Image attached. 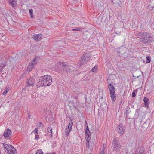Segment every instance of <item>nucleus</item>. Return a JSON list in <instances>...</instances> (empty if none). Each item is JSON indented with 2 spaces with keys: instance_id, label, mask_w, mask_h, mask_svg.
I'll return each instance as SVG.
<instances>
[{
  "instance_id": "41",
  "label": "nucleus",
  "mask_w": 154,
  "mask_h": 154,
  "mask_svg": "<svg viewBox=\"0 0 154 154\" xmlns=\"http://www.w3.org/2000/svg\"><path fill=\"white\" fill-rule=\"evenodd\" d=\"M153 83H154V82H153Z\"/></svg>"
},
{
  "instance_id": "23",
  "label": "nucleus",
  "mask_w": 154,
  "mask_h": 154,
  "mask_svg": "<svg viewBox=\"0 0 154 154\" xmlns=\"http://www.w3.org/2000/svg\"><path fill=\"white\" fill-rule=\"evenodd\" d=\"M83 30L82 28L81 27L76 28L75 29H72L73 31H82Z\"/></svg>"
},
{
  "instance_id": "13",
  "label": "nucleus",
  "mask_w": 154,
  "mask_h": 154,
  "mask_svg": "<svg viewBox=\"0 0 154 154\" xmlns=\"http://www.w3.org/2000/svg\"><path fill=\"white\" fill-rule=\"evenodd\" d=\"M12 147H9L8 150H5L6 152L8 153L9 154H14L16 152L15 149L14 148L13 146L12 145Z\"/></svg>"
},
{
  "instance_id": "8",
  "label": "nucleus",
  "mask_w": 154,
  "mask_h": 154,
  "mask_svg": "<svg viewBox=\"0 0 154 154\" xmlns=\"http://www.w3.org/2000/svg\"><path fill=\"white\" fill-rule=\"evenodd\" d=\"M73 125V122L72 120H70L69 122V124L68 125L67 127L66 128L65 135L66 136H68L69 133L70 132L71 130L72 129V126Z\"/></svg>"
},
{
  "instance_id": "29",
  "label": "nucleus",
  "mask_w": 154,
  "mask_h": 154,
  "mask_svg": "<svg viewBox=\"0 0 154 154\" xmlns=\"http://www.w3.org/2000/svg\"><path fill=\"white\" fill-rule=\"evenodd\" d=\"M37 96V94L35 93H34L32 94L31 95V97L32 98H35Z\"/></svg>"
},
{
  "instance_id": "39",
  "label": "nucleus",
  "mask_w": 154,
  "mask_h": 154,
  "mask_svg": "<svg viewBox=\"0 0 154 154\" xmlns=\"http://www.w3.org/2000/svg\"><path fill=\"white\" fill-rule=\"evenodd\" d=\"M85 123L87 124V122H86V121H85Z\"/></svg>"
},
{
  "instance_id": "17",
  "label": "nucleus",
  "mask_w": 154,
  "mask_h": 154,
  "mask_svg": "<svg viewBox=\"0 0 154 154\" xmlns=\"http://www.w3.org/2000/svg\"><path fill=\"white\" fill-rule=\"evenodd\" d=\"M131 112V110L129 107H127L125 109V114L126 116V117L128 119H130V117L128 116L129 114Z\"/></svg>"
},
{
  "instance_id": "24",
  "label": "nucleus",
  "mask_w": 154,
  "mask_h": 154,
  "mask_svg": "<svg viewBox=\"0 0 154 154\" xmlns=\"http://www.w3.org/2000/svg\"><path fill=\"white\" fill-rule=\"evenodd\" d=\"M6 66V64L5 62L2 63L0 65V69L3 68Z\"/></svg>"
},
{
  "instance_id": "10",
  "label": "nucleus",
  "mask_w": 154,
  "mask_h": 154,
  "mask_svg": "<svg viewBox=\"0 0 154 154\" xmlns=\"http://www.w3.org/2000/svg\"><path fill=\"white\" fill-rule=\"evenodd\" d=\"M85 138L86 141L88 142L90 140L91 137H90V133L89 130L88 126H87L86 127V130L85 131Z\"/></svg>"
},
{
  "instance_id": "37",
  "label": "nucleus",
  "mask_w": 154,
  "mask_h": 154,
  "mask_svg": "<svg viewBox=\"0 0 154 154\" xmlns=\"http://www.w3.org/2000/svg\"><path fill=\"white\" fill-rule=\"evenodd\" d=\"M89 141H88H88H87V143L86 144V145L88 146V148H89Z\"/></svg>"
},
{
  "instance_id": "27",
  "label": "nucleus",
  "mask_w": 154,
  "mask_h": 154,
  "mask_svg": "<svg viewBox=\"0 0 154 154\" xmlns=\"http://www.w3.org/2000/svg\"><path fill=\"white\" fill-rule=\"evenodd\" d=\"M43 152L41 150H39L37 151L35 154H43Z\"/></svg>"
},
{
  "instance_id": "2",
  "label": "nucleus",
  "mask_w": 154,
  "mask_h": 154,
  "mask_svg": "<svg viewBox=\"0 0 154 154\" xmlns=\"http://www.w3.org/2000/svg\"><path fill=\"white\" fill-rule=\"evenodd\" d=\"M39 85L40 86H49L52 84V81L51 77L49 75H45L41 77Z\"/></svg>"
},
{
  "instance_id": "14",
  "label": "nucleus",
  "mask_w": 154,
  "mask_h": 154,
  "mask_svg": "<svg viewBox=\"0 0 154 154\" xmlns=\"http://www.w3.org/2000/svg\"><path fill=\"white\" fill-rule=\"evenodd\" d=\"M42 34H35L33 35L32 38L36 41H40L42 38Z\"/></svg>"
},
{
  "instance_id": "26",
  "label": "nucleus",
  "mask_w": 154,
  "mask_h": 154,
  "mask_svg": "<svg viewBox=\"0 0 154 154\" xmlns=\"http://www.w3.org/2000/svg\"><path fill=\"white\" fill-rule=\"evenodd\" d=\"M97 67L96 66H95L94 67H93L91 69V71L92 72H97Z\"/></svg>"
},
{
  "instance_id": "4",
  "label": "nucleus",
  "mask_w": 154,
  "mask_h": 154,
  "mask_svg": "<svg viewBox=\"0 0 154 154\" xmlns=\"http://www.w3.org/2000/svg\"><path fill=\"white\" fill-rule=\"evenodd\" d=\"M34 80L32 78H30L29 79H27L26 80V87L25 88H23L22 91V92L23 94L24 93H27V92L26 91L27 90L28 91V87H33L34 86Z\"/></svg>"
},
{
  "instance_id": "30",
  "label": "nucleus",
  "mask_w": 154,
  "mask_h": 154,
  "mask_svg": "<svg viewBox=\"0 0 154 154\" xmlns=\"http://www.w3.org/2000/svg\"><path fill=\"white\" fill-rule=\"evenodd\" d=\"M102 150V151L100 152V154H105V152H104L105 148L103 147Z\"/></svg>"
},
{
  "instance_id": "5",
  "label": "nucleus",
  "mask_w": 154,
  "mask_h": 154,
  "mask_svg": "<svg viewBox=\"0 0 154 154\" xmlns=\"http://www.w3.org/2000/svg\"><path fill=\"white\" fill-rule=\"evenodd\" d=\"M118 52L119 53L118 54L120 56H122L124 58L127 57L129 54V51L124 47H121L120 48Z\"/></svg>"
},
{
  "instance_id": "3",
  "label": "nucleus",
  "mask_w": 154,
  "mask_h": 154,
  "mask_svg": "<svg viewBox=\"0 0 154 154\" xmlns=\"http://www.w3.org/2000/svg\"><path fill=\"white\" fill-rule=\"evenodd\" d=\"M90 56L88 53H85L81 57L79 62V65L80 66L84 64L88 61Z\"/></svg>"
},
{
  "instance_id": "19",
  "label": "nucleus",
  "mask_w": 154,
  "mask_h": 154,
  "mask_svg": "<svg viewBox=\"0 0 154 154\" xmlns=\"http://www.w3.org/2000/svg\"><path fill=\"white\" fill-rule=\"evenodd\" d=\"M149 125V123L148 121H146L142 125V127L145 130L146 129Z\"/></svg>"
},
{
  "instance_id": "1",
  "label": "nucleus",
  "mask_w": 154,
  "mask_h": 154,
  "mask_svg": "<svg viewBox=\"0 0 154 154\" xmlns=\"http://www.w3.org/2000/svg\"><path fill=\"white\" fill-rule=\"evenodd\" d=\"M137 36L141 40L142 42L144 44L149 43L154 40V37L146 32H139Z\"/></svg>"
},
{
  "instance_id": "35",
  "label": "nucleus",
  "mask_w": 154,
  "mask_h": 154,
  "mask_svg": "<svg viewBox=\"0 0 154 154\" xmlns=\"http://www.w3.org/2000/svg\"><path fill=\"white\" fill-rule=\"evenodd\" d=\"M62 65H63V66H65V67L64 68V69H66V63H62Z\"/></svg>"
},
{
  "instance_id": "12",
  "label": "nucleus",
  "mask_w": 154,
  "mask_h": 154,
  "mask_svg": "<svg viewBox=\"0 0 154 154\" xmlns=\"http://www.w3.org/2000/svg\"><path fill=\"white\" fill-rule=\"evenodd\" d=\"M124 126L122 124H120L118 127V133L120 134H123L125 131Z\"/></svg>"
},
{
  "instance_id": "9",
  "label": "nucleus",
  "mask_w": 154,
  "mask_h": 154,
  "mask_svg": "<svg viewBox=\"0 0 154 154\" xmlns=\"http://www.w3.org/2000/svg\"><path fill=\"white\" fill-rule=\"evenodd\" d=\"M11 131L9 129H7L4 132L3 135L6 138H10L11 137Z\"/></svg>"
},
{
  "instance_id": "7",
  "label": "nucleus",
  "mask_w": 154,
  "mask_h": 154,
  "mask_svg": "<svg viewBox=\"0 0 154 154\" xmlns=\"http://www.w3.org/2000/svg\"><path fill=\"white\" fill-rule=\"evenodd\" d=\"M112 146L114 150L116 152H119L121 149V145L119 140L116 138H114L112 141Z\"/></svg>"
},
{
  "instance_id": "31",
  "label": "nucleus",
  "mask_w": 154,
  "mask_h": 154,
  "mask_svg": "<svg viewBox=\"0 0 154 154\" xmlns=\"http://www.w3.org/2000/svg\"><path fill=\"white\" fill-rule=\"evenodd\" d=\"M9 91V90L7 89L4 91L2 93V94L3 95L5 94Z\"/></svg>"
},
{
  "instance_id": "34",
  "label": "nucleus",
  "mask_w": 154,
  "mask_h": 154,
  "mask_svg": "<svg viewBox=\"0 0 154 154\" xmlns=\"http://www.w3.org/2000/svg\"><path fill=\"white\" fill-rule=\"evenodd\" d=\"M135 96V94L134 92H133L132 94V97H134Z\"/></svg>"
},
{
  "instance_id": "28",
  "label": "nucleus",
  "mask_w": 154,
  "mask_h": 154,
  "mask_svg": "<svg viewBox=\"0 0 154 154\" xmlns=\"http://www.w3.org/2000/svg\"><path fill=\"white\" fill-rule=\"evenodd\" d=\"M29 13L31 15V18L32 17V14H33V10L32 9H31L29 10Z\"/></svg>"
},
{
  "instance_id": "25",
  "label": "nucleus",
  "mask_w": 154,
  "mask_h": 154,
  "mask_svg": "<svg viewBox=\"0 0 154 154\" xmlns=\"http://www.w3.org/2000/svg\"><path fill=\"white\" fill-rule=\"evenodd\" d=\"M146 63H149L150 61L151 57L150 56H148L146 57Z\"/></svg>"
},
{
  "instance_id": "38",
  "label": "nucleus",
  "mask_w": 154,
  "mask_h": 154,
  "mask_svg": "<svg viewBox=\"0 0 154 154\" xmlns=\"http://www.w3.org/2000/svg\"><path fill=\"white\" fill-rule=\"evenodd\" d=\"M141 114H142V115H143L144 116V117H145V113H144V112H141Z\"/></svg>"
},
{
  "instance_id": "22",
  "label": "nucleus",
  "mask_w": 154,
  "mask_h": 154,
  "mask_svg": "<svg viewBox=\"0 0 154 154\" xmlns=\"http://www.w3.org/2000/svg\"><path fill=\"white\" fill-rule=\"evenodd\" d=\"M113 2L115 4L120 5L122 2L121 0H112Z\"/></svg>"
},
{
  "instance_id": "18",
  "label": "nucleus",
  "mask_w": 154,
  "mask_h": 154,
  "mask_svg": "<svg viewBox=\"0 0 154 154\" xmlns=\"http://www.w3.org/2000/svg\"><path fill=\"white\" fill-rule=\"evenodd\" d=\"M47 134L48 136H50V137H52V128L49 127H48L47 129Z\"/></svg>"
},
{
  "instance_id": "6",
  "label": "nucleus",
  "mask_w": 154,
  "mask_h": 154,
  "mask_svg": "<svg viewBox=\"0 0 154 154\" xmlns=\"http://www.w3.org/2000/svg\"><path fill=\"white\" fill-rule=\"evenodd\" d=\"M108 87L110 91V94L112 100L113 102H114L116 99V93L114 91V87L112 85L110 84H108Z\"/></svg>"
},
{
  "instance_id": "21",
  "label": "nucleus",
  "mask_w": 154,
  "mask_h": 154,
  "mask_svg": "<svg viewBox=\"0 0 154 154\" xmlns=\"http://www.w3.org/2000/svg\"><path fill=\"white\" fill-rule=\"evenodd\" d=\"M149 99L146 97H145L143 99V101L144 102V104L146 106H148V103L149 101Z\"/></svg>"
},
{
  "instance_id": "15",
  "label": "nucleus",
  "mask_w": 154,
  "mask_h": 154,
  "mask_svg": "<svg viewBox=\"0 0 154 154\" xmlns=\"http://www.w3.org/2000/svg\"><path fill=\"white\" fill-rule=\"evenodd\" d=\"M9 3L13 7H15L17 5L16 0H8Z\"/></svg>"
},
{
  "instance_id": "11",
  "label": "nucleus",
  "mask_w": 154,
  "mask_h": 154,
  "mask_svg": "<svg viewBox=\"0 0 154 154\" xmlns=\"http://www.w3.org/2000/svg\"><path fill=\"white\" fill-rule=\"evenodd\" d=\"M34 60L33 61V63H30L28 66V67L27 69V71L28 72L33 69L34 65L37 63L35 62V58L34 59Z\"/></svg>"
},
{
  "instance_id": "40",
  "label": "nucleus",
  "mask_w": 154,
  "mask_h": 154,
  "mask_svg": "<svg viewBox=\"0 0 154 154\" xmlns=\"http://www.w3.org/2000/svg\"><path fill=\"white\" fill-rule=\"evenodd\" d=\"M55 154V153H53V154Z\"/></svg>"
},
{
  "instance_id": "36",
  "label": "nucleus",
  "mask_w": 154,
  "mask_h": 154,
  "mask_svg": "<svg viewBox=\"0 0 154 154\" xmlns=\"http://www.w3.org/2000/svg\"><path fill=\"white\" fill-rule=\"evenodd\" d=\"M42 124V123L40 122H39L37 123V125L38 126L40 125L41 126V125Z\"/></svg>"
},
{
  "instance_id": "16",
  "label": "nucleus",
  "mask_w": 154,
  "mask_h": 154,
  "mask_svg": "<svg viewBox=\"0 0 154 154\" xmlns=\"http://www.w3.org/2000/svg\"><path fill=\"white\" fill-rule=\"evenodd\" d=\"M3 146L4 147V150H8L9 147H12V145H10L8 143H4L2 144Z\"/></svg>"
},
{
  "instance_id": "33",
  "label": "nucleus",
  "mask_w": 154,
  "mask_h": 154,
  "mask_svg": "<svg viewBox=\"0 0 154 154\" xmlns=\"http://www.w3.org/2000/svg\"><path fill=\"white\" fill-rule=\"evenodd\" d=\"M39 138V135L38 134L35 135V139L36 140H38Z\"/></svg>"
},
{
  "instance_id": "20",
  "label": "nucleus",
  "mask_w": 154,
  "mask_h": 154,
  "mask_svg": "<svg viewBox=\"0 0 154 154\" xmlns=\"http://www.w3.org/2000/svg\"><path fill=\"white\" fill-rule=\"evenodd\" d=\"M145 152L143 148H140L139 151L136 150L134 154H144Z\"/></svg>"
},
{
  "instance_id": "32",
  "label": "nucleus",
  "mask_w": 154,
  "mask_h": 154,
  "mask_svg": "<svg viewBox=\"0 0 154 154\" xmlns=\"http://www.w3.org/2000/svg\"><path fill=\"white\" fill-rule=\"evenodd\" d=\"M38 130V128H36L32 132V133H33L34 132H35L37 134H38L37 131Z\"/></svg>"
}]
</instances>
